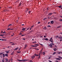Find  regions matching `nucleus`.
Masks as SVG:
<instances>
[{
  "label": "nucleus",
  "instance_id": "nucleus-27",
  "mask_svg": "<svg viewBox=\"0 0 62 62\" xmlns=\"http://www.w3.org/2000/svg\"><path fill=\"white\" fill-rule=\"evenodd\" d=\"M61 54V52H58V54Z\"/></svg>",
  "mask_w": 62,
  "mask_h": 62
},
{
  "label": "nucleus",
  "instance_id": "nucleus-26",
  "mask_svg": "<svg viewBox=\"0 0 62 62\" xmlns=\"http://www.w3.org/2000/svg\"><path fill=\"white\" fill-rule=\"evenodd\" d=\"M21 36L22 37H23V36H25V34H24V35H21Z\"/></svg>",
  "mask_w": 62,
  "mask_h": 62
},
{
  "label": "nucleus",
  "instance_id": "nucleus-62",
  "mask_svg": "<svg viewBox=\"0 0 62 62\" xmlns=\"http://www.w3.org/2000/svg\"><path fill=\"white\" fill-rule=\"evenodd\" d=\"M51 45H54V44H51Z\"/></svg>",
  "mask_w": 62,
  "mask_h": 62
},
{
  "label": "nucleus",
  "instance_id": "nucleus-28",
  "mask_svg": "<svg viewBox=\"0 0 62 62\" xmlns=\"http://www.w3.org/2000/svg\"><path fill=\"white\" fill-rule=\"evenodd\" d=\"M56 52H54V53L53 54H56Z\"/></svg>",
  "mask_w": 62,
  "mask_h": 62
},
{
  "label": "nucleus",
  "instance_id": "nucleus-64",
  "mask_svg": "<svg viewBox=\"0 0 62 62\" xmlns=\"http://www.w3.org/2000/svg\"><path fill=\"white\" fill-rule=\"evenodd\" d=\"M22 25H23H23H24V24H22Z\"/></svg>",
  "mask_w": 62,
  "mask_h": 62
},
{
  "label": "nucleus",
  "instance_id": "nucleus-16",
  "mask_svg": "<svg viewBox=\"0 0 62 62\" xmlns=\"http://www.w3.org/2000/svg\"><path fill=\"white\" fill-rule=\"evenodd\" d=\"M5 52L7 54H8L9 53V52H8V51H6Z\"/></svg>",
  "mask_w": 62,
  "mask_h": 62
},
{
  "label": "nucleus",
  "instance_id": "nucleus-31",
  "mask_svg": "<svg viewBox=\"0 0 62 62\" xmlns=\"http://www.w3.org/2000/svg\"><path fill=\"white\" fill-rule=\"evenodd\" d=\"M0 36H1V37H3L4 36V35H2V34H1L0 35Z\"/></svg>",
  "mask_w": 62,
  "mask_h": 62
},
{
  "label": "nucleus",
  "instance_id": "nucleus-42",
  "mask_svg": "<svg viewBox=\"0 0 62 62\" xmlns=\"http://www.w3.org/2000/svg\"><path fill=\"white\" fill-rule=\"evenodd\" d=\"M39 53L40 54H42V52H41V51H40V53Z\"/></svg>",
  "mask_w": 62,
  "mask_h": 62
},
{
  "label": "nucleus",
  "instance_id": "nucleus-14",
  "mask_svg": "<svg viewBox=\"0 0 62 62\" xmlns=\"http://www.w3.org/2000/svg\"><path fill=\"white\" fill-rule=\"evenodd\" d=\"M34 55H35V56H39V55L35 54H34Z\"/></svg>",
  "mask_w": 62,
  "mask_h": 62
},
{
  "label": "nucleus",
  "instance_id": "nucleus-15",
  "mask_svg": "<svg viewBox=\"0 0 62 62\" xmlns=\"http://www.w3.org/2000/svg\"><path fill=\"white\" fill-rule=\"evenodd\" d=\"M27 46V45H25V47H24V48L25 49V48H26V47Z\"/></svg>",
  "mask_w": 62,
  "mask_h": 62
},
{
  "label": "nucleus",
  "instance_id": "nucleus-5",
  "mask_svg": "<svg viewBox=\"0 0 62 62\" xmlns=\"http://www.w3.org/2000/svg\"><path fill=\"white\" fill-rule=\"evenodd\" d=\"M53 14V13H51L48 14V15L50 16H51V15H52Z\"/></svg>",
  "mask_w": 62,
  "mask_h": 62
},
{
  "label": "nucleus",
  "instance_id": "nucleus-12",
  "mask_svg": "<svg viewBox=\"0 0 62 62\" xmlns=\"http://www.w3.org/2000/svg\"><path fill=\"white\" fill-rule=\"evenodd\" d=\"M31 58H32V59H34V58H35V56H31Z\"/></svg>",
  "mask_w": 62,
  "mask_h": 62
},
{
  "label": "nucleus",
  "instance_id": "nucleus-51",
  "mask_svg": "<svg viewBox=\"0 0 62 62\" xmlns=\"http://www.w3.org/2000/svg\"><path fill=\"white\" fill-rule=\"evenodd\" d=\"M5 32V31H4V32H3V33H6V32Z\"/></svg>",
  "mask_w": 62,
  "mask_h": 62
},
{
  "label": "nucleus",
  "instance_id": "nucleus-20",
  "mask_svg": "<svg viewBox=\"0 0 62 62\" xmlns=\"http://www.w3.org/2000/svg\"><path fill=\"white\" fill-rule=\"evenodd\" d=\"M45 40H48V39H47V38H46V39H44Z\"/></svg>",
  "mask_w": 62,
  "mask_h": 62
},
{
  "label": "nucleus",
  "instance_id": "nucleus-9",
  "mask_svg": "<svg viewBox=\"0 0 62 62\" xmlns=\"http://www.w3.org/2000/svg\"><path fill=\"white\" fill-rule=\"evenodd\" d=\"M43 29L44 30H46V29H47V28L46 27V26H45V27L43 28Z\"/></svg>",
  "mask_w": 62,
  "mask_h": 62
},
{
  "label": "nucleus",
  "instance_id": "nucleus-35",
  "mask_svg": "<svg viewBox=\"0 0 62 62\" xmlns=\"http://www.w3.org/2000/svg\"><path fill=\"white\" fill-rule=\"evenodd\" d=\"M12 45H15V44L14 43H13L11 44Z\"/></svg>",
  "mask_w": 62,
  "mask_h": 62
},
{
  "label": "nucleus",
  "instance_id": "nucleus-59",
  "mask_svg": "<svg viewBox=\"0 0 62 62\" xmlns=\"http://www.w3.org/2000/svg\"><path fill=\"white\" fill-rule=\"evenodd\" d=\"M60 16V17H61V18H62V16Z\"/></svg>",
  "mask_w": 62,
  "mask_h": 62
},
{
  "label": "nucleus",
  "instance_id": "nucleus-23",
  "mask_svg": "<svg viewBox=\"0 0 62 62\" xmlns=\"http://www.w3.org/2000/svg\"><path fill=\"white\" fill-rule=\"evenodd\" d=\"M34 45H36V46H39V45L38 44H35Z\"/></svg>",
  "mask_w": 62,
  "mask_h": 62
},
{
  "label": "nucleus",
  "instance_id": "nucleus-19",
  "mask_svg": "<svg viewBox=\"0 0 62 62\" xmlns=\"http://www.w3.org/2000/svg\"><path fill=\"white\" fill-rule=\"evenodd\" d=\"M17 54H19V53H21V51H17Z\"/></svg>",
  "mask_w": 62,
  "mask_h": 62
},
{
  "label": "nucleus",
  "instance_id": "nucleus-7",
  "mask_svg": "<svg viewBox=\"0 0 62 62\" xmlns=\"http://www.w3.org/2000/svg\"><path fill=\"white\" fill-rule=\"evenodd\" d=\"M5 60L6 62H8V58H6Z\"/></svg>",
  "mask_w": 62,
  "mask_h": 62
},
{
  "label": "nucleus",
  "instance_id": "nucleus-36",
  "mask_svg": "<svg viewBox=\"0 0 62 62\" xmlns=\"http://www.w3.org/2000/svg\"><path fill=\"white\" fill-rule=\"evenodd\" d=\"M34 43L36 44L37 43V42L36 41H34Z\"/></svg>",
  "mask_w": 62,
  "mask_h": 62
},
{
  "label": "nucleus",
  "instance_id": "nucleus-56",
  "mask_svg": "<svg viewBox=\"0 0 62 62\" xmlns=\"http://www.w3.org/2000/svg\"><path fill=\"white\" fill-rule=\"evenodd\" d=\"M44 38H46V36H45V35H44Z\"/></svg>",
  "mask_w": 62,
  "mask_h": 62
},
{
  "label": "nucleus",
  "instance_id": "nucleus-13",
  "mask_svg": "<svg viewBox=\"0 0 62 62\" xmlns=\"http://www.w3.org/2000/svg\"><path fill=\"white\" fill-rule=\"evenodd\" d=\"M2 56L3 57H5V54H2Z\"/></svg>",
  "mask_w": 62,
  "mask_h": 62
},
{
  "label": "nucleus",
  "instance_id": "nucleus-48",
  "mask_svg": "<svg viewBox=\"0 0 62 62\" xmlns=\"http://www.w3.org/2000/svg\"><path fill=\"white\" fill-rule=\"evenodd\" d=\"M56 59L57 60H59V58H56Z\"/></svg>",
  "mask_w": 62,
  "mask_h": 62
},
{
  "label": "nucleus",
  "instance_id": "nucleus-50",
  "mask_svg": "<svg viewBox=\"0 0 62 62\" xmlns=\"http://www.w3.org/2000/svg\"><path fill=\"white\" fill-rule=\"evenodd\" d=\"M60 41H62V39H60Z\"/></svg>",
  "mask_w": 62,
  "mask_h": 62
},
{
  "label": "nucleus",
  "instance_id": "nucleus-25",
  "mask_svg": "<svg viewBox=\"0 0 62 62\" xmlns=\"http://www.w3.org/2000/svg\"><path fill=\"white\" fill-rule=\"evenodd\" d=\"M58 7H59V8H61L62 7V6H61V5H60L59 6H58Z\"/></svg>",
  "mask_w": 62,
  "mask_h": 62
},
{
  "label": "nucleus",
  "instance_id": "nucleus-8",
  "mask_svg": "<svg viewBox=\"0 0 62 62\" xmlns=\"http://www.w3.org/2000/svg\"><path fill=\"white\" fill-rule=\"evenodd\" d=\"M57 49L56 48H53V50H54V52H55V51H56L57 50Z\"/></svg>",
  "mask_w": 62,
  "mask_h": 62
},
{
  "label": "nucleus",
  "instance_id": "nucleus-24",
  "mask_svg": "<svg viewBox=\"0 0 62 62\" xmlns=\"http://www.w3.org/2000/svg\"><path fill=\"white\" fill-rule=\"evenodd\" d=\"M59 20L60 22H62V19H59Z\"/></svg>",
  "mask_w": 62,
  "mask_h": 62
},
{
  "label": "nucleus",
  "instance_id": "nucleus-63",
  "mask_svg": "<svg viewBox=\"0 0 62 62\" xmlns=\"http://www.w3.org/2000/svg\"><path fill=\"white\" fill-rule=\"evenodd\" d=\"M22 33H21L19 34V35H22Z\"/></svg>",
  "mask_w": 62,
  "mask_h": 62
},
{
  "label": "nucleus",
  "instance_id": "nucleus-39",
  "mask_svg": "<svg viewBox=\"0 0 62 62\" xmlns=\"http://www.w3.org/2000/svg\"><path fill=\"white\" fill-rule=\"evenodd\" d=\"M32 29V28L31 27L30 29V30H31Z\"/></svg>",
  "mask_w": 62,
  "mask_h": 62
},
{
  "label": "nucleus",
  "instance_id": "nucleus-44",
  "mask_svg": "<svg viewBox=\"0 0 62 62\" xmlns=\"http://www.w3.org/2000/svg\"><path fill=\"white\" fill-rule=\"evenodd\" d=\"M28 10H29V9L28 8H27V10L26 11H28Z\"/></svg>",
  "mask_w": 62,
  "mask_h": 62
},
{
  "label": "nucleus",
  "instance_id": "nucleus-17",
  "mask_svg": "<svg viewBox=\"0 0 62 62\" xmlns=\"http://www.w3.org/2000/svg\"><path fill=\"white\" fill-rule=\"evenodd\" d=\"M3 54V53H2L1 52L0 53V55H1V57H2V54Z\"/></svg>",
  "mask_w": 62,
  "mask_h": 62
},
{
  "label": "nucleus",
  "instance_id": "nucleus-49",
  "mask_svg": "<svg viewBox=\"0 0 62 62\" xmlns=\"http://www.w3.org/2000/svg\"><path fill=\"white\" fill-rule=\"evenodd\" d=\"M2 62H4V60H1Z\"/></svg>",
  "mask_w": 62,
  "mask_h": 62
},
{
  "label": "nucleus",
  "instance_id": "nucleus-4",
  "mask_svg": "<svg viewBox=\"0 0 62 62\" xmlns=\"http://www.w3.org/2000/svg\"><path fill=\"white\" fill-rule=\"evenodd\" d=\"M49 46H50V48H53V45H51V44L49 45Z\"/></svg>",
  "mask_w": 62,
  "mask_h": 62
},
{
  "label": "nucleus",
  "instance_id": "nucleus-21",
  "mask_svg": "<svg viewBox=\"0 0 62 62\" xmlns=\"http://www.w3.org/2000/svg\"><path fill=\"white\" fill-rule=\"evenodd\" d=\"M58 57H59V58H60V59H62V57H60V56H58Z\"/></svg>",
  "mask_w": 62,
  "mask_h": 62
},
{
  "label": "nucleus",
  "instance_id": "nucleus-58",
  "mask_svg": "<svg viewBox=\"0 0 62 62\" xmlns=\"http://www.w3.org/2000/svg\"><path fill=\"white\" fill-rule=\"evenodd\" d=\"M7 48H10V46H8L7 47Z\"/></svg>",
  "mask_w": 62,
  "mask_h": 62
},
{
  "label": "nucleus",
  "instance_id": "nucleus-1",
  "mask_svg": "<svg viewBox=\"0 0 62 62\" xmlns=\"http://www.w3.org/2000/svg\"><path fill=\"white\" fill-rule=\"evenodd\" d=\"M50 41H51L52 43L53 42V39H52V38H50V39L49 40Z\"/></svg>",
  "mask_w": 62,
  "mask_h": 62
},
{
  "label": "nucleus",
  "instance_id": "nucleus-38",
  "mask_svg": "<svg viewBox=\"0 0 62 62\" xmlns=\"http://www.w3.org/2000/svg\"><path fill=\"white\" fill-rule=\"evenodd\" d=\"M61 26H59L57 27V28H60V27Z\"/></svg>",
  "mask_w": 62,
  "mask_h": 62
},
{
  "label": "nucleus",
  "instance_id": "nucleus-54",
  "mask_svg": "<svg viewBox=\"0 0 62 62\" xmlns=\"http://www.w3.org/2000/svg\"><path fill=\"white\" fill-rule=\"evenodd\" d=\"M56 38H59V37H58V36H56Z\"/></svg>",
  "mask_w": 62,
  "mask_h": 62
},
{
  "label": "nucleus",
  "instance_id": "nucleus-11",
  "mask_svg": "<svg viewBox=\"0 0 62 62\" xmlns=\"http://www.w3.org/2000/svg\"><path fill=\"white\" fill-rule=\"evenodd\" d=\"M50 22L52 24H53L54 23V21H52Z\"/></svg>",
  "mask_w": 62,
  "mask_h": 62
},
{
  "label": "nucleus",
  "instance_id": "nucleus-10",
  "mask_svg": "<svg viewBox=\"0 0 62 62\" xmlns=\"http://www.w3.org/2000/svg\"><path fill=\"white\" fill-rule=\"evenodd\" d=\"M5 56H7V57H8V54H5Z\"/></svg>",
  "mask_w": 62,
  "mask_h": 62
},
{
  "label": "nucleus",
  "instance_id": "nucleus-33",
  "mask_svg": "<svg viewBox=\"0 0 62 62\" xmlns=\"http://www.w3.org/2000/svg\"><path fill=\"white\" fill-rule=\"evenodd\" d=\"M34 32V31H33V30H32V31H31L30 32H31V33H32V32Z\"/></svg>",
  "mask_w": 62,
  "mask_h": 62
},
{
  "label": "nucleus",
  "instance_id": "nucleus-22",
  "mask_svg": "<svg viewBox=\"0 0 62 62\" xmlns=\"http://www.w3.org/2000/svg\"><path fill=\"white\" fill-rule=\"evenodd\" d=\"M11 25H12V24H9L8 26V28H9V26H10Z\"/></svg>",
  "mask_w": 62,
  "mask_h": 62
},
{
  "label": "nucleus",
  "instance_id": "nucleus-60",
  "mask_svg": "<svg viewBox=\"0 0 62 62\" xmlns=\"http://www.w3.org/2000/svg\"><path fill=\"white\" fill-rule=\"evenodd\" d=\"M1 32H0L1 33H3V31H1Z\"/></svg>",
  "mask_w": 62,
  "mask_h": 62
},
{
  "label": "nucleus",
  "instance_id": "nucleus-41",
  "mask_svg": "<svg viewBox=\"0 0 62 62\" xmlns=\"http://www.w3.org/2000/svg\"><path fill=\"white\" fill-rule=\"evenodd\" d=\"M47 27H51V26H50V25H49Z\"/></svg>",
  "mask_w": 62,
  "mask_h": 62
},
{
  "label": "nucleus",
  "instance_id": "nucleus-57",
  "mask_svg": "<svg viewBox=\"0 0 62 62\" xmlns=\"http://www.w3.org/2000/svg\"><path fill=\"white\" fill-rule=\"evenodd\" d=\"M30 62H33V61H32L31 60L30 61Z\"/></svg>",
  "mask_w": 62,
  "mask_h": 62
},
{
  "label": "nucleus",
  "instance_id": "nucleus-29",
  "mask_svg": "<svg viewBox=\"0 0 62 62\" xmlns=\"http://www.w3.org/2000/svg\"><path fill=\"white\" fill-rule=\"evenodd\" d=\"M59 39H62V37H59Z\"/></svg>",
  "mask_w": 62,
  "mask_h": 62
},
{
  "label": "nucleus",
  "instance_id": "nucleus-52",
  "mask_svg": "<svg viewBox=\"0 0 62 62\" xmlns=\"http://www.w3.org/2000/svg\"><path fill=\"white\" fill-rule=\"evenodd\" d=\"M30 12H31V11H30L29 12H29V14L30 13Z\"/></svg>",
  "mask_w": 62,
  "mask_h": 62
},
{
  "label": "nucleus",
  "instance_id": "nucleus-37",
  "mask_svg": "<svg viewBox=\"0 0 62 62\" xmlns=\"http://www.w3.org/2000/svg\"><path fill=\"white\" fill-rule=\"evenodd\" d=\"M7 30H10V29L9 28H8V29H7Z\"/></svg>",
  "mask_w": 62,
  "mask_h": 62
},
{
  "label": "nucleus",
  "instance_id": "nucleus-47",
  "mask_svg": "<svg viewBox=\"0 0 62 62\" xmlns=\"http://www.w3.org/2000/svg\"><path fill=\"white\" fill-rule=\"evenodd\" d=\"M10 54H11V55H13V53H12Z\"/></svg>",
  "mask_w": 62,
  "mask_h": 62
},
{
  "label": "nucleus",
  "instance_id": "nucleus-3",
  "mask_svg": "<svg viewBox=\"0 0 62 62\" xmlns=\"http://www.w3.org/2000/svg\"><path fill=\"white\" fill-rule=\"evenodd\" d=\"M31 47H37V46L31 45Z\"/></svg>",
  "mask_w": 62,
  "mask_h": 62
},
{
  "label": "nucleus",
  "instance_id": "nucleus-32",
  "mask_svg": "<svg viewBox=\"0 0 62 62\" xmlns=\"http://www.w3.org/2000/svg\"><path fill=\"white\" fill-rule=\"evenodd\" d=\"M22 48L20 47L19 48V50H18V51H20L21 50V49Z\"/></svg>",
  "mask_w": 62,
  "mask_h": 62
},
{
  "label": "nucleus",
  "instance_id": "nucleus-18",
  "mask_svg": "<svg viewBox=\"0 0 62 62\" xmlns=\"http://www.w3.org/2000/svg\"><path fill=\"white\" fill-rule=\"evenodd\" d=\"M17 61H20V62H22V60H21L19 59L17 60Z\"/></svg>",
  "mask_w": 62,
  "mask_h": 62
},
{
  "label": "nucleus",
  "instance_id": "nucleus-34",
  "mask_svg": "<svg viewBox=\"0 0 62 62\" xmlns=\"http://www.w3.org/2000/svg\"><path fill=\"white\" fill-rule=\"evenodd\" d=\"M39 57H38V58L39 59L40 58V55H39Z\"/></svg>",
  "mask_w": 62,
  "mask_h": 62
},
{
  "label": "nucleus",
  "instance_id": "nucleus-46",
  "mask_svg": "<svg viewBox=\"0 0 62 62\" xmlns=\"http://www.w3.org/2000/svg\"><path fill=\"white\" fill-rule=\"evenodd\" d=\"M34 25H33L31 27L32 28H33V27H34Z\"/></svg>",
  "mask_w": 62,
  "mask_h": 62
},
{
  "label": "nucleus",
  "instance_id": "nucleus-40",
  "mask_svg": "<svg viewBox=\"0 0 62 62\" xmlns=\"http://www.w3.org/2000/svg\"><path fill=\"white\" fill-rule=\"evenodd\" d=\"M29 29H30V28H28L27 29V30H29Z\"/></svg>",
  "mask_w": 62,
  "mask_h": 62
},
{
  "label": "nucleus",
  "instance_id": "nucleus-30",
  "mask_svg": "<svg viewBox=\"0 0 62 62\" xmlns=\"http://www.w3.org/2000/svg\"><path fill=\"white\" fill-rule=\"evenodd\" d=\"M43 55H45V52H43Z\"/></svg>",
  "mask_w": 62,
  "mask_h": 62
},
{
  "label": "nucleus",
  "instance_id": "nucleus-55",
  "mask_svg": "<svg viewBox=\"0 0 62 62\" xmlns=\"http://www.w3.org/2000/svg\"><path fill=\"white\" fill-rule=\"evenodd\" d=\"M23 39L24 40H25V38L23 39Z\"/></svg>",
  "mask_w": 62,
  "mask_h": 62
},
{
  "label": "nucleus",
  "instance_id": "nucleus-2",
  "mask_svg": "<svg viewBox=\"0 0 62 62\" xmlns=\"http://www.w3.org/2000/svg\"><path fill=\"white\" fill-rule=\"evenodd\" d=\"M29 60H28L23 59V60H22V61H23V62H25V61H27Z\"/></svg>",
  "mask_w": 62,
  "mask_h": 62
},
{
  "label": "nucleus",
  "instance_id": "nucleus-53",
  "mask_svg": "<svg viewBox=\"0 0 62 62\" xmlns=\"http://www.w3.org/2000/svg\"><path fill=\"white\" fill-rule=\"evenodd\" d=\"M21 4H22L21 3H20V5H19V6H21Z\"/></svg>",
  "mask_w": 62,
  "mask_h": 62
},
{
  "label": "nucleus",
  "instance_id": "nucleus-45",
  "mask_svg": "<svg viewBox=\"0 0 62 62\" xmlns=\"http://www.w3.org/2000/svg\"><path fill=\"white\" fill-rule=\"evenodd\" d=\"M40 23V22H38V24H39V23Z\"/></svg>",
  "mask_w": 62,
  "mask_h": 62
},
{
  "label": "nucleus",
  "instance_id": "nucleus-6",
  "mask_svg": "<svg viewBox=\"0 0 62 62\" xmlns=\"http://www.w3.org/2000/svg\"><path fill=\"white\" fill-rule=\"evenodd\" d=\"M17 49H19V47H17L14 50L16 51V50H17Z\"/></svg>",
  "mask_w": 62,
  "mask_h": 62
},
{
  "label": "nucleus",
  "instance_id": "nucleus-43",
  "mask_svg": "<svg viewBox=\"0 0 62 62\" xmlns=\"http://www.w3.org/2000/svg\"><path fill=\"white\" fill-rule=\"evenodd\" d=\"M25 30L24 29V28L22 29V30Z\"/></svg>",
  "mask_w": 62,
  "mask_h": 62
},
{
  "label": "nucleus",
  "instance_id": "nucleus-61",
  "mask_svg": "<svg viewBox=\"0 0 62 62\" xmlns=\"http://www.w3.org/2000/svg\"><path fill=\"white\" fill-rule=\"evenodd\" d=\"M50 58H51V57H49V58H48V59H50Z\"/></svg>",
  "mask_w": 62,
  "mask_h": 62
}]
</instances>
